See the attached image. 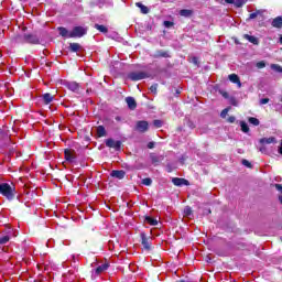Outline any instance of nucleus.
I'll list each match as a JSON object with an SVG mask.
<instances>
[{
    "label": "nucleus",
    "instance_id": "12",
    "mask_svg": "<svg viewBox=\"0 0 282 282\" xmlns=\"http://www.w3.org/2000/svg\"><path fill=\"white\" fill-rule=\"evenodd\" d=\"M110 175L112 177H116L117 180H124V175H127V172H124V170H113Z\"/></svg>",
    "mask_w": 282,
    "mask_h": 282
},
{
    "label": "nucleus",
    "instance_id": "7",
    "mask_svg": "<svg viewBox=\"0 0 282 282\" xmlns=\"http://www.w3.org/2000/svg\"><path fill=\"white\" fill-rule=\"evenodd\" d=\"M135 130L139 131V133H147V131H149V121H137Z\"/></svg>",
    "mask_w": 282,
    "mask_h": 282
},
{
    "label": "nucleus",
    "instance_id": "18",
    "mask_svg": "<svg viewBox=\"0 0 282 282\" xmlns=\"http://www.w3.org/2000/svg\"><path fill=\"white\" fill-rule=\"evenodd\" d=\"M106 135H107V129H105V126H98L97 138H106Z\"/></svg>",
    "mask_w": 282,
    "mask_h": 282
},
{
    "label": "nucleus",
    "instance_id": "23",
    "mask_svg": "<svg viewBox=\"0 0 282 282\" xmlns=\"http://www.w3.org/2000/svg\"><path fill=\"white\" fill-rule=\"evenodd\" d=\"M58 32L64 39H69V31L65 26H59Z\"/></svg>",
    "mask_w": 282,
    "mask_h": 282
},
{
    "label": "nucleus",
    "instance_id": "13",
    "mask_svg": "<svg viewBox=\"0 0 282 282\" xmlns=\"http://www.w3.org/2000/svg\"><path fill=\"white\" fill-rule=\"evenodd\" d=\"M228 79L230 80V83H234V85H237V87L241 88V79L239 78V75L230 74L228 76Z\"/></svg>",
    "mask_w": 282,
    "mask_h": 282
},
{
    "label": "nucleus",
    "instance_id": "37",
    "mask_svg": "<svg viewBox=\"0 0 282 282\" xmlns=\"http://www.w3.org/2000/svg\"><path fill=\"white\" fill-rule=\"evenodd\" d=\"M186 126L189 128V129H195V122H193V120L191 119H187L186 120Z\"/></svg>",
    "mask_w": 282,
    "mask_h": 282
},
{
    "label": "nucleus",
    "instance_id": "15",
    "mask_svg": "<svg viewBox=\"0 0 282 282\" xmlns=\"http://www.w3.org/2000/svg\"><path fill=\"white\" fill-rule=\"evenodd\" d=\"M272 28H276L278 30H281L282 28V17H276L271 22Z\"/></svg>",
    "mask_w": 282,
    "mask_h": 282
},
{
    "label": "nucleus",
    "instance_id": "51",
    "mask_svg": "<svg viewBox=\"0 0 282 282\" xmlns=\"http://www.w3.org/2000/svg\"><path fill=\"white\" fill-rule=\"evenodd\" d=\"M192 61L195 63V65H197V57H193Z\"/></svg>",
    "mask_w": 282,
    "mask_h": 282
},
{
    "label": "nucleus",
    "instance_id": "50",
    "mask_svg": "<svg viewBox=\"0 0 282 282\" xmlns=\"http://www.w3.org/2000/svg\"><path fill=\"white\" fill-rule=\"evenodd\" d=\"M225 2L232 4V3H235V0H225Z\"/></svg>",
    "mask_w": 282,
    "mask_h": 282
},
{
    "label": "nucleus",
    "instance_id": "25",
    "mask_svg": "<svg viewBox=\"0 0 282 282\" xmlns=\"http://www.w3.org/2000/svg\"><path fill=\"white\" fill-rule=\"evenodd\" d=\"M150 160L154 166L160 164V156L155 155V153H150Z\"/></svg>",
    "mask_w": 282,
    "mask_h": 282
},
{
    "label": "nucleus",
    "instance_id": "8",
    "mask_svg": "<svg viewBox=\"0 0 282 282\" xmlns=\"http://www.w3.org/2000/svg\"><path fill=\"white\" fill-rule=\"evenodd\" d=\"M65 87H67L69 91H74L75 94H78V91H80V84L76 82H67L65 83Z\"/></svg>",
    "mask_w": 282,
    "mask_h": 282
},
{
    "label": "nucleus",
    "instance_id": "16",
    "mask_svg": "<svg viewBox=\"0 0 282 282\" xmlns=\"http://www.w3.org/2000/svg\"><path fill=\"white\" fill-rule=\"evenodd\" d=\"M109 270V262H105L104 264L96 268L95 273L96 274H102V272Z\"/></svg>",
    "mask_w": 282,
    "mask_h": 282
},
{
    "label": "nucleus",
    "instance_id": "32",
    "mask_svg": "<svg viewBox=\"0 0 282 282\" xmlns=\"http://www.w3.org/2000/svg\"><path fill=\"white\" fill-rule=\"evenodd\" d=\"M271 69L278 72V74H282V66L279 64H271Z\"/></svg>",
    "mask_w": 282,
    "mask_h": 282
},
{
    "label": "nucleus",
    "instance_id": "42",
    "mask_svg": "<svg viewBox=\"0 0 282 282\" xmlns=\"http://www.w3.org/2000/svg\"><path fill=\"white\" fill-rule=\"evenodd\" d=\"M270 102V98H262L260 100V105H268Z\"/></svg>",
    "mask_w": 282,
    "mask_h": 282
},
{
    "label": "nucleus",
    "instance_id": "26",
    "mask_svg": "<svg viewBox=\"0 0 282 282\" xmlns=\"http://www.w3.org/2000/svg\"><path fill=\"white\" fill-rule=\"evenodd\" d=\"M95 30H98L102 34H107V32H109V29L102 24H95Z\"/></svg>",
    "mask_w": 282,
    "mask_h": 282
},
{
    "label": "nucleus",
    "instance_id": "33",
    "mask_svg": "<svg viewBox=\"0 0 282 282\" xmlns=\"http://www.w3.org/2000/svg\"><path fill=\"white\" fill-rule=\"evenodd\" d=\"M191 215H193V208H191V206H186L184 208V216L185 217H191Z\"/></svg>",
    "mask_w": 282,
    "mask_h": 282
},
{
    "label": "nucleus",
    "instance_id": "49",
    "mask_svg": "<svg viewBox=\"0 0 282 282\" xmlns=\"http://www.w3.org/2000/svg\"><path fill=\"white\" fill-rule=\"evenodd\" d=\"M279 153H280V155H282V140H281V142H280Z\"/></svg>",
    "mask_w": 282,
    "mask_h": 282
},
{
    "label": "nucleus",
    "instance_id": "1",
    "mask_svg": "<svg viewBox=\"0 0 282 282\" xmlns=\"http://www.w3.org/2000/svg\"><path fill=\"white\" fill-rule=\"evenodd\" d=\"M15 43L20 44H25L28 43L29 45H41V39L34 33H24V34H19L14 36Z\"/></svg>",
    "mask_w": 282,
    "mask_h": 282
},
{
    "label": "nucleus",
    "instance_id": "40",
    "mask_svg": "<svg viewBox=\"0 0 282 282\" xmlns=\"http://www.w3.org/2000/svg\"><path fill=\"white\" fill-rule=\"evenodd\" d=\"M228 111H230V108H225V109L220 112V118H226V116H228Z\"/></svg>",
    "mask_w": 282,
    "mask_h": 282
},
{
    "label": "nucleus",
    "instance_id": "43",
    "mask_svg": "<svg viewBox=\"0 0 282 282\" xmlns=\"http://www.w3.org/2000/svg\"><path fill=\"white\" fill-rule=\"evenodd\" d=\"M257 17H259V11L249 14V19H257Z\"/></svg>",
    "mask_w": 282,
    "mask_h": 282
},
{
    "label": "nucleus",
    "instance_id": "45",
    "mask_svg": "<svg viewBox=\"0 0 282 282\" xmlns=\"http://www.w3.org/2000/svg\"><path fill=\"white\" fill-rule=\"evenodd\" d=\"M235 120H237V118H235V116L228 117L227 121L232 124L235 122Z\"/></svg>",
    "mask_w": 282,
    "mask_h": 282
},
{
    "label": "nucleus",
    "instance_id": "48",
    "mask_svg": "<svg viewBox=\"0 0 282 282\" xmlns=\"http://www.w3.org/2000/svg\"><path fill=\"white\" fill-rule=\"evenodd\" d=\"M148 149H155V142H153V141L149 142Z\"/></svg>",
    "mask_w": 282,
    "mask_h": 282
},
{
    "label": "nucleus",
    "instance_id": "5",
    "mask_svg": "<svg viewBox=\"0 0 282 282\" xmlns=\"http://www.w3.org/2000/svg\"><path fill=\"white\" fill-rule=\"evenodd\" d=\"M106 147H108V149H115V151H120V149H122V141H116L111 138L106 139Z\"/></svg>",
    "mask_w": 282,
    "mask_h": 282
},
{
    "label": "nucleus",
    "instance_id": "41",
    "mask_svg": "<svg viewBox=\"0 0 282 282\" xmlns=\"http://www.w3.org/2000/svg\"><path fill=\"white\" fill-rule=\"evenodd\" d=\"M258 67V69H263V67H265V62L264 61H260L257 63L256 65Z\"/></svg>",
    "mask_w": 282,
    "mask_h": 282
},
{
    "label": "nucleus",
    "instance_id": "47",
    "mask_svg": "<svg viewBox=\"0 0 282 282\" xmlns=\"http://www.w3.org/2000/svg\"><path fill=\"white\" fill-rule=\"evenodd\" d=\"M223 98H230V95L228 94V91H220Z\"/></svg>",
    "mask_w": 282,
    "mask_h": 282
},
{
    "label": "nucleus",
    "instance_id": "30",
    "mask_svg": "<svg viewBox=\"0 0 282 282\" xmlns=\"http://www.w3.org/2000/svg\"><path fill=\"white\" fill-rule=\"evenodd\" d=\"M70 52H79L80 51V44L78 43H70L69 44Z\"/></svg>",
    "mask_w": 282,
    "mask_h": 282
},
{
    "label": "nucleus",
    "instance_id": "9",
    "mask_svg": "<svg viewBox=\"0 0 282 282\" xmlns=\"http://www.w3.org/2000/svg\"><path fill=\"white\" fill-rule=\"evenodd\" d=\"M152 56L153 58H171V54L169 53V51L164 50H158Z\"/></svg>",
    "mask_w": 282,
    "mask_h": 282
},
{
    "label": "nucleus",
    "instance_id": "56",
    "mask_svg": "<svg viewBox=\"0 0 282 282\" xmlns=\"http://www.w3.org/2000/svg\"><path fill=\"white\" fill-rule=\"evenodd\" d=\"M281 51H282V47H281Z\"/></svg>",
    "mask_w": 282,
    "mask_h": 282
},
{
    "label": "nucleus",
    "instance_id": "46",
    "mask_svg": "<svg viewBox=\"0 0 282 282\" xmlns=\"http://www.w3.org/2000/svg\"><path fill=\"white\" fill-rule=\"evenodd\" d=\"M165 28H173V22L171 21H164Z\"/></svg>",
    "mask_w": 282,
    "mask_h": 282
},
{
    "label": "nucleus",
    "instance_id": "29",
    "mask_svg": "<svg viewBox=\"0 0 282 282\" xmlns=\"http://www.w3.org/2000/svg\"><path fill=\"white\" fill-rule=\"evenodd\" d=\"M246 3H248V0H235L234 1L235 8H243V6H246Z\"/></svg>",
    "mask_w": 282,
    "mask_h": 282
},
{
    "label": "nucleus",
    "instance_id": "35",
    "mask_svg": "<svg viewBox=\"0 0 282 282\" xmlns=\"http://www.w3.org/2000/svg\"><path fill=\"white\" fill-rule=\"evenodd\" d=\"M162 124H163V122H162V120H160V119H155V120L153 121V126H154L156 129H161Z\"/></svg>",
    "mask_w": 282,
    "mask_h": 282
},
{
    "label": "nucleus",
    "instance_id": "52",
    "mask_svg": "<svg viewBox=\"0 0 282 282\" xmlns=\"http://www.w3.org/2000/svg\"><path fill=\"white\" fill-rule=\"evenodd\" d=\"M115 120H117V122H120L121 118H120L119 116H117V117L115 118Z\"/></svg>",
    "mask_w": 282,
    "mask_h": 282
},
{
    "label": "nucleus",
    "instance_id": "21",
    "mask_svg": "<svg viewBox=\"0 0 282 282\" xmlns=\"http://www.w3.org/2000/svg\"><path fill=\"white\" fill-rule=\"evenodd\" d=\"M274 142H276V138L274 137L260 139V144H272Z\"/></svg>",
    "mask_w": 282,
    "mask_h": 282
},
{
    "label": "nucleus",
    "instance_id": "24",
    "mask_svg": "<svg viewBox=\"0 0 282 282\" xmlns=\"http://www.w3.org/2000/svg\"><path fill=\"white\" fill-rule=\"evenodd\" d=\"M144 221H145V224H149L150 226H158V219H155L151 216H145Z\"/></svg>",
    "mask_w": 282,
    "mask_h": 282
},
{
    "label": "nucleus",
    "instance_id": "4",
    "mask_svg": "<svg viewBox=\"0 0 282 282\" xmlns=\"http://www.w3.org/2000/svg\"><path fill=\"white\" fill-rule=\"evenodd\" d=\"M128 78L132 82L144 80V78H149V74L144 72H131L128 74Z\"/></svg>",
    "mask_w": 282,
    "mask_h": 282
},
{
    "label": "nucleus",
    "instance_id": "34",
    "mask_svg": "<svg viewBox=\"0 0 282 282\" xmlns=\"http://www.w3.org/2000/svg\"><path fill=\"white\" fill-rule=\"evenodd\" d=\"M142 184L144 186H151V184H153V180H151L150 177H145L142 180Z\"/></svg>",
    "mask_w": 282,
    "mask_h": 282
},
{
    "label": "nucleus",
    "instance_id": "2",
    "mask_svg": "<svg viewBox=\"0 0 282 282\" xmlns=\"http://www.w3.org/2000/svg\"><path fill=\"white\" fill-rule=\"evenodd\" d=\"M0 195H3V197L12 202L15 197L14 187L10 186L8 183H0Z\"/></svg>",
    "mask_w": 282,
    "mask_h": 282
},
{
    "label": "nucleus",
    "instance_id": "27",
    "mask_svg": "<svg viewBox=\"0 0 282 282\" xmlns=\"http://www.w3.org/2000/svg\"><path fill=\"white\" fill-rule=\"evenodd\" d=\"M240 128L242 133H250V127H248L246 121H240Z\"/></svg>",
    "mask_w": 282,
    "mask_h": 282
},
{
    "label": "nucleus",
    "instance_id": "14",
    "mask_svg": "<svg viewBox=\"0 0 282 282\" xmlns=\"http://www.w3.org/2000/svg\"><path fill=\"white\" fill-rule=\"evenodd\" d=\"M126 102L131 111L135 110V108L138 107V102H135V98L133 97H127Z\"/></svg>",
    "mask_w": 282,
    "mask_h": 282
},
{
    "label": "nucleus",
    "instance_id": "31",
    "mask_svg": "<svg viewBox=\"0 0 282 282\" xmlns=\"http://www.w3.org/2000/svg\"><path fill=\"white\" fill-rule=\"evenodd\" d=\"M10 241V236H0V246H6Z\"/></svg>",
    "mask_w": 282,
    "mask_h": 282
},
{
    "label": "nucleus",
    "instance_id": "10",
    "mask_svg": "<svg viewBox=\"0 0 282 282\" xmlns=\"http://www.w3.org/2000/svg\"><path fill=\"white\" fill-rule=\"evenodd\" d=\"M75 152L69 150V149H66L64 151V158L66 160V162H76V155L74 154Z\"/></svg>",
    "mask_w": 282,
    "mask_h": 282
},
{
    "label": "nucleus",
    "instance_id": "38",
    "mask_svg": "<svg viewBox=\"0 0 282 282\" xmlns=\"http://www.w3.org/2000/svg\"><path fill=\"white\" fill-rule=\"evenodd\" d=\"M242 164H243V166H247V169H252V163H250V161H248L246 159L242 160Z\"/></svg>",
    "mask_w": 282,
    "mask_h": 282
},
{
    "label": "nucleus",
    "instance_id": "53",
    "mask_svg": "<svg viewBox=\"0 0 282 282\" xmlns=\"http://www.w3.org/2000/svg\"><path fill=\"white\" fill-rule=\"evenodd\" d=\"M279 42H280V45H282V35H280Z\"/></svg>",
    "mask_w": 282,
    "mask_h": 282
},
{
    "label": "nucleus",
    "instance_id": "19",
    "mask_svg": "<svg viewBox=\"0 0 282 282\" xmlns=\"http://www.w3.org/2000/svg\"><path fill=\"white\" fill-rule=\"evenodd\" d=\"M194 11L191 9H183L180 11V15L184 17L185 19H189V17H193Z\"/></svg>",
    "mask_w": 282,
    "mask_h": 282
},
{
    "label": "nucleus",
    "instance_id": "6",
    "mask_svg": "<svg viewBox=\"0 0 282 282\" xmlns=\"http://www.w3.org/2000/svg\"><path fill=\"white\" fill-rule=\"evenodd\" d=\"M140 237H141V246H143L144 250H147L148 252L151 251L152 250V247H151L152 238L147 237V234H144V232H141Z\"/></svg>",
    "mask_w": 282,
    "mask_h": 282
},
{
    "label": "nucleus",
    "instance_id": "11",
    "mask_svg": "<svg viewBox=\"0 0 282 282\" xmlns=\"http://www.w3.org/2000/svg\"><path fill=\"white\" fill-rule=\"evenodd\" d=\"M172 183L174 186H188V180L186 178L173 177Z\"/></svg>",
    "mask_w": 282,
    "mask_h": 282
},
{
    "label": "nucleus",
    "instance_id": "17",
    "mask_svg": "<svg viewBox=\"0 0 282 282\" xmlns=\"http://www.w3.org/2000/svg\"><path fill=\"white\" fill-rule=\"evenodd\" d=\"M42 100H43L44 105H50L54 100V96H52V94H50V93H46V94L42 95Z\"/></svg>",
    "mask_w": 282,
    "mask_h": 282
},
{
    "label": "nucleus",
    "instance_id": "55",
    "mask_svg": "<svg viewBox=\"0 0 282 282\" xmlns=\"http://www.w3.org/2000/svg\"><path fill=\"white\" fill-rule=\"evenodd\" d=\"M260 151H263V148H260Z\"/></svg>",
    "mask_w": 282,
    "mask_h": 282
},
{
    "label": "nucleus",
    "instance_id": "36",
    "mask_svg": "<svg viewBox=\"0 0 282 282\" xmlns=\"http://www.w3.org/2000/svg\"><path fill=\"white\" fill-rule=\"evenodd\" d=\"M229 102L232 105V107H238L239 105V101H237V98L235 97L229 98Z\"/></svg>",
    "mask_w": 282,
    "mask_h": 282
},
{
    "label": "nucleus",
    "instance_id": "20",
    "mask_svg": "<svg viewBox=\"0 0 282 282\" xmlns=\"http://www.w3.org/2000/svg\"><path fill=\"white\" fill-rule=\"evenodd\" d=\"M243 39L249 41V43H252V45H259V39H257L256 36L245 34Z\"/></svg>",
    "mask_w": 282,
    "mask_h": 282
},
{
    "label": "nucleus",
    "instance_id": "54",
    "mask_svg": "<svg viewBox=\"0 0 282 282\" xmlns=\"http://www.w3.org/2000/svg\"><path fill=\"white\" fill-rule=\"evenodd\" d=\"M177 131H182V128H177Z\"/></svg>",
    "mask_w": 282,
    "mask_h": 282
},
{
    "label": "nucleus",
    "instance_id": "28",
    "mask_svg": "<svg viewBox=\"0 0 282 282\" xmlns=\"http://www.w3.org/2000/svg\"><path fill=\"white\" fill-rule=\"evenodd\" d=\"M248 122L250 124H253V127H259V124H261V121H259V119L256 117H249Z\"/></svg>",
    "mask_w": 282,
    "mask_h": 282
},
{
    "label": "nucleus",
    "instance_id": "44",
    "mask_svg": "<svg viewBox=\"0 0 282 282\" xmlns=\"http://www.w3.org/2000/svg\"><path fill=\"white\" fill-rule=\"evenodd\" d=\"M166 171H167V173H173V165L167 163L166 164Z\"/></svg>",
    "mask_w": 282,
    "mask_h": 282
},
{
    "label": "nucleus",
    "instance_id": "39",
    "mask_svg": "<svg viewBox=\"0 0 282 282\" xmlns=\"http://www.w3.org/2000/svg\"><path fill=\"white\" fill-rule=\"evenodd\" d=\"M150 91L152 93V94H158V84H153L151 87H150Z\"/></svg>",
    "mask_w": 282,
    "mask_h": 282
},
{
    "label": "nucleus",
    "instance_id": "22",
    "mask_svg": "<svg viewBox=\"0 0 282 282\" xmlns=\"http://www.w3.org/2000/svg\"><path fill=\"white\" fill-rule=\"evenodd\" d=\"M135 6L140 8L142 14H149V7L142 4V2H137Z\"/></svg>",
    "mask_w": 282,
    "mask_h": 282
},
{
    "label": "nucleus",
    "instance_id": "3",
    "mask_svg": "<svg viewBox=\"0 0 282 282\" xmlns=\"http://www.w3.org/2000/svg\"><path fill=\"white\" fill-rule=\"evenodd\" d=\"M87 34V28L85 26H75L69 32V39H83Z\"/></svg>",
    "mask_w": 282,
    "mask_h": 282
}]
</instances>
